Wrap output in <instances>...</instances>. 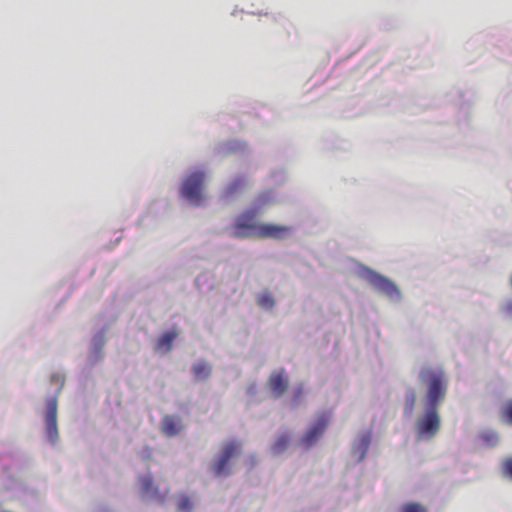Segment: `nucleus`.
Masks as SVG:
<instances>
[{
	"label": "nucleus",
	"mask_w": 512,
	"mask_h": 512,
	"mask_svg": "<svg viewBox=\"0 0 512 512\" xmlns=\"http://www.w3.org/2000/svg\"><path fill=\"white\" fill-rule=\"evenodd\" d=\"M161 430L168 437L176 436L182 430L181 420L176 416L167 415L162 420Z\"/></svg>",
	"instance_id": "obj_9"
},
{
	"label": "nucleus",
	"mask_w": 512,
	"mask_h": 512,
	"mask_svg": "<svg viewBox=\"0 0 512 512\" xmlns=\"http://www.w3.org/2000/svg\"><path fill=\"white\" fill-rule=\"evenodd\" d=\"M244 182L242 179H236L227 189V194L234 193L239 187L243 186Z\"/></svg>",
	"instance_id": "obj_20"
},
{
	"label": "nucleus",
	"mask_w": 512,
	"mask_h": 512,
	"mask_svg": "<svg viewBox=\"0 0 512 512\" xmlns=\"http://www.w3.org/2000/svg\"><path fill=\"white\" fill-rule=\"evenodd\" d=\"M501 417L508 424L512 425V399L507 401L506 404L502 407Z\"/></svg>",
	"instance_id": "obj_17"
},
{
	"label": "nucleus",
	"mask_w": 512,
	"mask_h": 512,
	"mask_svg": "<svg viewBox=\"0 0 512 512\" xmlns=\"http://www.w3.org/2000/svg\"><path fill=\"white\" fill-rule=\"evenodd\" d=\"M177 336L178 332L176 330L162 334L156 341L155 351L169 353L172 350L173 342Z\"/></svg>",
	"instance_id": "obj_10"
},
{
	"label": "nucleus",
	"mask_w": 512,
	"mask_h": 512,
	"mask_svg": "<svg viewBox=\"0 0 512 512\" xmlns=\"http://www.w3.org/2000/svg\"><path fill=\"white\" fill-rule=\"evenodd\" d=\"M489 441H494L493 443L496 444L498 442V436L496 434H492L489 438H486Z\"/></svg>",
	"instance_id": "obj_23"
},
{
	"label": "nucleus",
	"mask_w": 512,
	"mask_h": 512,
	"mask_svg": "<svg viewBox=\"0 0 512 512\" xmlns=\"http://www.w3.org/2000/svg\"><path fill=\"white\" fill-rule=\"evenodd\" d=\"M268 386L275 397L282 396L288 388V378L284 370L274 371L269 377Z\"/></svg>",
	"instance_id": "obj_7"
},
{
	"label": "nucleus",
	"mask_w": 512,
	"mask_h": 512,
	"mask_svg": "<svg viewBox=\"0 0 512 512\" xmlns=\"http://www.w3.org/2000/svg\"><path fill=\"white\" fill-rule=\"evenodd\" d=\"M205 174L196 171L189 174L183 181L181 195L193 205H200L203 201L202 188Z\"/></svg>",
	"instance_id": "obj_3"
},
{
	"label": "nucleus",
	"mask_w": 512,
	"mask_h": 512,
	"mask_svg": "<svg viewBox=\"0 0 512 512\" xmlns=\"http://www.w3.org/2000/svg\"><path fill=\"white\" fill-rule=\"evenodd\" d=\"M211 369L209 365L201 361L193 366V374L196 380H205L209 377Z\"/></svg>",
	"instance_id": "obj_11"
},
{
	"label": "nucleus",
	"mask_w": 512,
	"mask_h": 512,
	"mask_svg": "<svg viewBox=\"0 0 512 512\" xmlns=\"http://www.w3.org/2000/svg\"><path fill=\"white\" fill-rule=\"evenodd\" d=\"M240 453V445L236 441L224 445L222 453L213 466L215 476L220 477L230 474L228 470L229 461Z\"/></svg>",
	"instance_id": "obj_5"
},
{
	"label": "nucleus",
	"mask_w": 512,
	"mask_h": 512,
	"mask_svg": "<svg viewBox=\"0 0 512 512\" xmlns=\"http://www.w3.org/2000/svg\"><path fill=\"white\" fill-rule=\"evenodd\" d=\"M254 217L255 212H248L242 215L233 226L231 235L235 238L259 237L283 239L291 230L288 226L254 223L252 222Z\"/></svg>",
	"instance_id": "obj_2"
},
{
	"label": "nucleus",
	"mask_w": 512,
	"mask_h": 512,
	"mask_svg": "<svg viewBox=\"0 0 512 512\" xmlns=\"http://www.w3.org/2000/svg\"><path fill=\"white\" fill-rule=\"evenodd\" d=\"M289 437L287 435H281L273 445L274 453H281L289 445Z\"/></svg>",
	"instance_id": "obj_15"
},
{
	"label": "nucleus",
	"mask_w": 512,
	"mask_h": 512,
	"mask_svg": "<svg viewBox=\"0 0 512 512\" xmlns=\"http://www.w3.org/2000/svg\"><path fill=\"white\" fill-rule=\"evenodd\" d=\"M141 489L144 495L157 494V490L154 488L153 480L150 477H143L141 479Z\"/></svg>",
	"instance_id": "obj_14"
},
{
	"label": "nucleus",
	"mask_w": 512,
	"mask_h": 512,
	"mask_svg": "<svg viewBox=\"0 0 512 512\" xmlns=\"http://www.w3.org/2000/svg\"><path fill=\"white\" fill-rule=\"evenodd\" d=\"M193 504L189 497L182 496L177 503V509L179 512H190L192 510Z\"/></svg>",
	"instance_id": "obj_16"
},
{
	"label": "nucleus",
	"mask_w": 512,
	"mask_h": 512,
	"mask_svg": "<svg viewBox=\"0 0 512 512\" xmlns=\"http://www.w3.org/2000/svg\"><path fill=\"white\" fill-rule=\"evenodd\" d=\"M419 381L425 388L424 411L415 421V431L418 439L431 440L441 428L439 406L446 397L448 380L441 367L425 366L419 372Z\"/></svg>",
	"instance_id": "obj_1"
},
{
	"label": "nucleus",
	"mask_w": 512,
	"mask_h": 512,
	"mask_svg": "<svg viewBox=\"0 0 512 512\" xmlns=\"http://www.w3.org/2000/svg\"><path fill=\"white\" fill-rule=\"evenodd\" d=\"M258 305L266 310H270L274 307L275 301L273 296L269 292H263L257 297Z\"/></svg>",
	"instance_id": "obj_12"
},
{
	"label": "nucleus",
	"mask_w": 512,
	"mask_h": 512,
	"mask_svg": "<svg viewBox=\"0 0 512 512\" xmlns=\"http://www.w3.org/2000/svg\"><path fill=\"white\" fill-rule=\"evenodd\" d=\"M46 435L50 443L55 444L58 441L57 426V397H51L46 402Z\"/></svg>",
	"instance_id": "obj_6"
},
{
	"label": "nucleus",
	"mask_w": 512,
	"mask_h": 512,
	"mask_svg": "<svg viewBox=\"0 0 512 512\" xmlns=\"http://www.w3.org/2000/svg\"><path fill=\"white\" fill-rule=\"evenodd\" d=\"M414 401H415V395L412 396V403H411V405L414 404Z\"/></svg>",
	"instance_id": "obj_24"
},
{
	"label": "nucleus",
	"mask_w": 512,
	"mask_h": 512,
	"mask_svg": "<svg viewBox=\"0 0 512 512\" xmlns=\"http://www.w3.org/2000/svg\"><path fill=\"white\" fill-rule=\"evenodd\" d=\"M370 442L371 435L369 433L363 434L355 440L352 446V455L356 461L360 462L365 458Z\"/></svg>",
	"instance_id": "obj_8"
},
{
	"label": "nucleus",
	"mask_w": 512,
	"mask_h": 512,
	"mask_svg": "<svg viewBox=\"0 0 512 512\" xmlns=\"http://www.w3.org/2000/svg\"><path fill=\"white\" fill-rule=\"evenodd\" d=\"M330 420H331L330 413L320 414L317 417L315 423L307 430V432L301 438V440H300L301 445L304 446L305 448H310L315 443H317L318 440L324 434L327 426L329 425Z\"/></svg>",
	"instance_id": "obj_4"
},
{
	"label": "nucleus",
	"mask_w": 512,
	"mask_h": 512,
	"mask_svg": "<svg viewBox=\"0 0 512 512\" xmlns=\"http://www.w3.org/2000/svg\"><path fill=\"white\" fill-rule=\"evenodd\" d=\"M302 394H303V388L298 387L294 394V400L297 401L302 396Z\"/></svg>",
	"instance_id": "obj_21"
},
{
	"label": "nucleus",
	"mask_w": 512,
	"mask_h": 512,
	"mask_svg": "<svg viewBox=\"0 0 512 512\" xmlns=\"http://www.w3.org/2000/svg\"><path fill=\"white\" fill-rule=\"evenodd\" d=\"M52 380L55 381L56 383H59L60 384V387L63 386V383H64V379L63 377L59 376V375H54L52 377Z\"/></svg>",
	"instance_id": "obj_22"
},
{
	"label": "nucleus",
	"mask_w": 512,
	"mask_h": 512,
	"mask_svg": "<svg viewBox=\"0 0 512 512\" xmlns=\"http://www.w3.org/2000/svg\"><path fill=\"white\" fill-rule=\"evenodd\" d=\"M401 512H427V509L419 503H408L402 506Z\"/></svg>",
	"instance_id": "obj_18"
},
{
	"label": "nucleus",
	"mask_w": 512,
	"mask_h": 512,
	"mask_svg": "<svg viewBox=\"0 0 512 512\" xmlns=\"http://www.w3.org/2000/svg\"><path fill=\"white\" fill-rule=\"evenodd\" d=\"M386 296L389 297L393 301H398L401 298V294L399 289L395 286V284L388 279H386Z\"/></svg>",
	"instance_id": "obj_13"
},
{
	"label": "nucleus",
	"mask_w": 512,
	"mask_h": 512,
	"mask_svg": "<svg viewBox=\"0 0 512 512\" xmlns=\"http://www.w3.org/2000/svg\"><path fill=\"white\" fill-rule=\"evenodd\" d=\"M501 469L504 476L512 479V457H507L502 461Z\"/></svg>",
	"instance_id": "obj_19"
}]
</instances>
